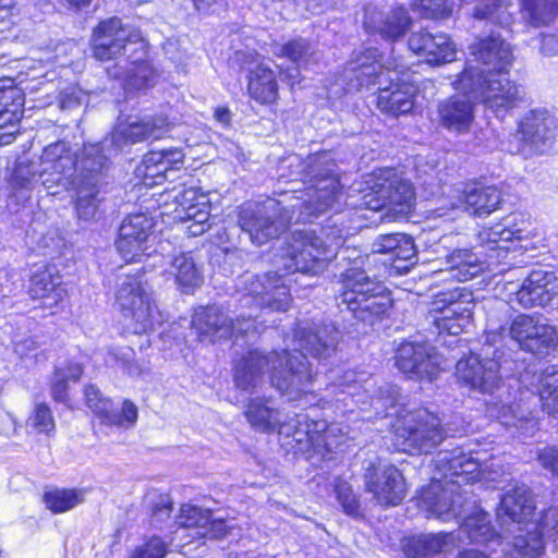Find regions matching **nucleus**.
Returning <instances> with one entry per match:
<instances>
[{"mask_svg":"<svg viewBox=\"0 0 558 558\" xmlns=\"http://www.w3.org/2000/svg\"><path fill=\"white\" fill-rule=\"evenodd\" d=\"M392 302L381 284V291H374L352 306L351 311L354 317L361 322L373 325L381 319L391 308Z\"/></svg>","mask_w":558,"mask_h":558,"instance_id":"obj_45","label":"nucleus"},{"mask_svg":"<svg viewBox=\"0 0 558 558\" xmlns=\"http://www.w3.org/2000/svg\"><path fill=\"white\" fill-rule=\"evenodd\" d=\"M75 166V158L66 144L57 142L47 146L40 157V163L23 160L15 165L9 178V198L17 204H24L32 190L41 179V184L50 190L62 183L66 172Z\"/></svg>","mask_w":558,"mask_h":558,"instance_id":"obj_5","label":"nucleus"},{"mask_svg":"<svg viewBox=\"0 0 558 558\" xmlns=\"http://www.w3.org/2000/svg\"><path fill=\"white\" fill-rule=\"evenodd\" d=\"M362 379H357V374L353 369H348L340 376L333 384V387L341 389L342 393L353 398L356 395V390L362 387Z\"/></svg>","mask_w":558,"mask_h":558,"instance_id":"obj_62","label":"nucleus"},{"mask_svg":"<svg viewBox=\"0 0 558 558\" xmlns=\"http://www.w3.org/2000/svg\"><path fill=\"white\" fill-rule=\"evenodd\" d=\"M344 75L349 85L357 88L371 84L384 85L392 80L396 72L381 64L377 49L368 48L354 53L353 59L348 62L344 69Z\"/></svg>","mask_w":558,"mask_h":558,"instance_id":"obj_22","label":"nucleus"},{"mask_svg":"<svg viewBox=\"0 0 558 558\" xmlns=\"http://www.w3.org/2000/svg\"><path fill=\"white\" fill-rule=\"evenodd\" d=\"M340 286L338 299L341 304L347 305L348 310L371 292L381 291V283L371 278L361 268H351L342 274Z\"/></svg>","mask_w":558,"mask_h":558,"instance_id":"obj_35","label":"nucleus"},{"mask_svg":"<svg viewBox=\"0 0 558 558\" xmlns=\"http://www.w3.org/2000/svg\"><path fill=\"white\" fill-rule=\"evenodd\" d=\"M555 137L556 123L549 112L546 109L531 110L518 123L509 151L525 159L544 155L553 147Z\"/></svg>","mask_w":558,"mask_h":558,"instance_id":"obj_13","label":"nucleus"},{"mask_svg":"<svg viewBox=\"0 0 558 558\" xmlns=\"http://www.w3.org/2000/svg\"><path fill=\"white\" fill-rule=\"evenodd\" d=\"M107 165L99 144L84 147L80 163L66 172L60 185L75 193V210L80 220L92 221L98 214L101 202L99 194V178Z\"/></svg>","mask_w":558,"mask_h":558,"instance_id":"obj_8","label":"nucleus"},{"mask_svg":"<svg viewBox=\"0 0 558 558\" xmlns=\"http://www.w3.org/2000/svg\"><path fill=\"white\" fill-rule=\"evenodd\" d=\"M384 206L400 216H407L414 203L413 186L408 181L393 180L377 192Z\"/></svg>","mask_w":558,"mask_h":558,"instance_id":"obj_41","label":"nucleus"},{"mask_svg":"<svg viewBox=\"0 0 558 558\" xmlns=\"http://www.w3.org/2000/svg\"><path fill=\"white\" fill-rule=\"evenodd\" d=\"M98 411L100 413L97 416L102 424L125 429L133 427L138 417L137 407L130 400H124L120 410L113 408L111 400L105 401Z\"/></svg>","mask_w":558,"mask_h":558,"instance_id":"obj_48","label":"nucleus"},{"mask_svg":"<svg viewBox=\"0 0 558 558\" xmlns=\"http://www.w3.org/2000/svg\"><path fill=\"white\" fill-rule=\"evenodd\" d=\"M244 414L250 425L258 432L270 433L279 429L280 433L290 435V420L282 421L280 411L270 399L252 398Z\"/></svg>","mask_w":558,"mask_h":558,"instance_id":"obj_33","label":"nucleus"},{"mask_svg":"<svg viewBox=\"0 0 558 558\" xmlns=\"http://www.w3.org/2000/svg\"><path fill=\"white\" fill-rule=\"evenodd\" d=\"M83 375V368L78 363H69L63 367H57L50 381V395L57 402L69 401V383H77Z\"/></svg>","mask_w":558,"mask_h":558,"instance_id":"obj_49","label":"nucleus"},{"mask_svg":"<svg viewBox=\"0 0 558 558\" xmlns=\"http://www.w3.org/2000/svg\"><path fill=\"white\" fill-rule=\"evenodd\" d=\"M171 196L174 204L177 219L208 220V197L197 185L183 184L180 190L173 189Z\"/></svg>","mask_w":558,"mask_h":558,"instance_id":"obj_36","label":"nucleus"},{"mask_svg":"<svg viewBox=\"0 0 558 558\" xmlns=\"http://www.w3.org/2000/svg\"><path fill=\"white\" fill-rule=\"evenodd\" d=\"M388 86L379 87L377 97V107L383 112L399 116L405 114L413 109L415 87L408 83H392Z\"/></svg>","mask_w":558,"mask_h":558,"instance_id":"obj_38","label":"nucleus"},{"mask_svg":"<svg viewBox=\"0 0 558 558\" xmlns=\"http://www.w3.org/2000/svg\"><path fill=\"white\" fill-rule=\"evenodd\" d=\"M192 324L199 341L209 343L233 337L235 328L234 318L216 305L199 308L194 314Z\"/></svg>","mask_w":558,"mask_h":558,"instance_id":"obj_26","label":"nucleus"},{"mask_svg":"<svg viewBox=\"0 0 558 558\" xmlns=\"http://www.w3.org/2000/svg\"><path fill=\"white\" fill-rule=\"evenodd\" d=\"M275 54L287 57L291 62L298 66H308L311 63H316L319 58L318 51L305 39H293L280 47V51Z\"/></svg>","mask_w":558,"mask_h":558,"instance_id":"obj_52","label":"nucleus"},{"mask_svg":"<svg viewBox=\"0 0 558 558\" xmlns=\"http://www.w3.org/2000/svg\"><path fill=\"white\" fill-rule=\"evenodd\" d=\"M116 302L126 329L143 335L154 329L159 313L146 282L137 277L128 276L119 283Z\"/></svg>","mask_w":558,"mask_h":558,"instance_id":"obj_11","label":"nucleus"},{"mask_svg":"<svg viewBox=\"0 0 558 558\" xmlns=\"http://www.w3.org/2000/svg\"><path fill=\"white\" fill-rule=\"evenodd\" d=\"M205 523H209V510L190 505L181 508L177 520V524L183 529H195V534L204 530Z\"/></svg>","mask_w":558,"mask_h":558,"instance_id":"obj_55","label":"nucleus"},{"mask_svg":"<svg viewBox=\"0 0 558 558\" xmlns=\"http://www.w3.org/2000/svg\"><path fill=\"white\" fill-rule=\"evenodd\" d=\"M471 49L476 60L492 68L489 72L507 71L513 61L510 45L499 35L482 37L472 45Z\"/></svg>","mask_w":558,"mask_h":558,"instance_id":"obj_34","label":"nucleus"},{"mask_svg":"<svg viewBox=\"0 0 558 558\" xmlns=\"http://www.w3.org/2000/svg\"><path fill=\"white\" fill-rule=\"evenodd\" d=\"M537 533L544 543L543 536L546 535L549 539L555 543L558 542V507H551L547 509L539 521Z\"/></svg>","mask_w":558,"mask_h":558,"instance_id":"obj_59","label":"nucleus"},{"mask_svg":"<svg viewBox=\"0 0 558 558\" xmlns=\"http://www.w3.org/2000/svg\"><path fill=\"white\" fill-rule=\"evenodd\" d=\"M107 72L109 76L122 80L124 87L130 89L146 88L155 81V71L146 61V53L143 57L128 54L125 59H120L109 66Z\"/></svg>","mask_w":558,"mask_h":558,"instance_id":"obj_32","label":"nucleus"},{"mask_svg":"<svg viewBox=\"0 0 558 558\" xmlns=\"http://www.w3.org/2000/svg\"><path fill=\"white\" fill-rule=\"evenodd\" d=\"M184 162V154L179 148L151 150L145 154L137 167V174L146 185L160 184L170 171L178 170Z\"/></svg>","mask_w":558,"mask_h":558,"instance_id":"obj_30","label":"nucleus"},{"mask_svg":"<svg viewBox=\"0 0 558 558\" xmlns=\"http://www.w3.org/2000/svg\"><path fill=\"white\" fill-rule=\"evenodd\" d=\"M539 399L548 414H558V366H547L539 378Z\"/></svg>","mask_w":558,"mask_h":558,"instance_id":"obj_51","label":"nucleus"},{"mask_svg":"<svg viewBox=\"0 0 558 558\" xmlns=\"http://www.w3.org/2000/svg\"><path fill=\"white\" fill-rule=\"evenodd\" d=\"M86 96L81 89L76 87L66 88L60 94V108L62 110L73 109L81 106Z\"/></svg>","mask_w":558,"mask_h":558,"instance_id":"obj_63","label":"nucleus"},{"mask_svg":"<svg viewBox=\"0 0 558 558\" xmlns=\"http://www.w3.org/2000/svg\"><path fill=\"white\" fill-rule=\"evenodd\" d=\"M170 274L184 293H191L203 282V274L191 252L181 253L173 257Z\"/></svg>","mask_w":558,"mask_h":558,"instance_id":"obj_42","label":"nucleus"},{"mask_svg":"<svg viewBox=\"0 0 558 558\" xmlns=\"http://www.w3.org/2000/svg\"><path fill=\"white\" fill-rule=\"evenodd\" d=\"M490 415L496 416L501 424L522 427L523 414L519 416V407L510 403L493 404L489 407ZM525 423L534 426L533 420L525 418Z\"/></svg>","mask_w":558,"mask_h":558,"instance_id":"obj_57","label":"nucleus"},{"mask_svg":"<svg viewBox=\"0 0 558 558\" xmlns=\"http://www.w3.org/2000/svg\"><path fill=\"white\" fill-rule=\"evenodd\" d=\"M234 58L250 72L247 86L250 96L260 104L274 102L278 96V84L274 71L264 64L255 52L236 51Z\"/></svg>","mask_w":558,"mask_h":558,"instance_id":"obj_21","label":"nucleus"},{"mask_svg":"<svg viewBox=\"0 0 558 558\" xmlns=\"http://www.w3.org/2000/svg\"><path fill=\"white\" fill-rule=\"evenodd\" d=\"M501 203V193L495 186L471 187L464 192L465 210L471 215L486 217Z\"/></svg>","mask_w":558,"mask_h":558,"instance_id":"obj_44","label":"nucleus"},{"mask_svg":"<svg viewBox=\"0 0 558 558\" xmlns=\"http://www.w3.org/2000/svg\"><path fill=\"white\" fill-rule=\"evenodd\" d=\"M295 170L289 174L291 181L301 180L306 187L292 191L286 199H268L242 206L238 215L240 229L250 241L260 246L283 233L294 219L308 222L319 214L332 208L340 196L336 177V163L328 153L310 156L305 161L296 155L283 161Z\"/></svg>","mask_w":558,"mask_h":558,"instance_id":"obj_1","label":"nucleus"},{"mask_svg":"<svg viewBox=\"0 0 558 558\" xmlns=\"http://www.w3.org/2000/svg\"><path fill=\"white\" fill-rule=\"evenodd\" d=\"M556 298H558V276L543 269L531 271L517 291V301L524 308L544 307Z\"/></svg>","mask_w":558,"mask_h":558,"instance_id":"obj_24","label":"nucleus"},{"mask_svg":"<svg viewBox=\"0 0 558 558\" xmlns=\"http://www.w3.org/2000/svg\"><path fill=\"white\" fill-rule=\"evenodd\" d=\"M29 294L33 299L41 300L44 306L52 307L64 300L66 291L59 275L52 274L49 269H44L32 277Z\"/></svg>","mask_w":558,"mask_h":558,"instance_id":"obj_39","label":"nucleus"},{"mask_svg":"<svg viewBox=\"0 0 558 558\" xmlns=\"http://www.w3.org/2000/svg\"><path fill=\"white\" fill-rule=\"evenodd\" d=\"M451 96L439 102L437 119L439 125L457 134L471 131L475 119V100L470 94Z\"/></svg>","mask_w":558,"mask_h":558,"instance_id":"obj_25","label":"nucleus"},{"mask_svg":"<svg viewBox=\"0 0 558 558\" xmlns=\"http://www.w3.org/2000/svg\"><path fill=\"white\" fill-rule=\"evenodd\" d=\"M328 422L311 417L308 414H298L290 418V435L296 442L307 441L313 446H324Z\"/></svg>","mask_w":558,"mask_h":558,"instance_id":"obj_43","label":"nucleus"},{"mask_svg":"<svg viewBox=\"0 0 558 558\" xmlns=\"http://www.w3.org/2000/svg\"><path fill=\"white\" fill-rule=\"evenodd\" d=\"M412 17L404 8H395L388 12L376 7L365 8L363 25L367 33L378 34L384 39L396 41L411 28Z\"/></svg>","mask_w":558,"mask_h":558,"instance_id":"obj_23","label":"nucleus"},{"mask_svg":"<svg viewBox=\"0 0 558 558\" xmlns=\"http://www.w3.org/2000/svg\"><path fill=\"white\" fill-rule=\"evenodd\" d=\"M145 41L138 32L119 17L101 21L93 33V54L100 61L125 59L128 54H145Z\"/></svg>","mask_w":558,"mask_h":558,"instance_id":"obj_12","label":"nucleus"},{"mask_svg":"<svg viewBox=\"0 0 558 558\" xmlns=\"http://www.w3.org/2000/svg\"><path fill=\"white\" fill-rule=\"evenodd\" d=\"M510 5L511 2L508 0H480L474 8L473 16L509 26L513 22L512 14L508 10Z\"/></svg>","mask_w":558,"mask_h":558,"instance_id":"obj_50","label":"nucleus"},{"mask_svg":"<svg viewBox=\"0 0 558 558\" xmlns=\"http://www.w3.org/2000/svg\"><path fill=\"white\" fill-rule=\"evenodd\" d=\"M502 340V333L493 326L486 331L480 355L471 354L458 361L456 375L470 389L481 393H494L504 377L512 373L513 361L500 348H493Z\"/></svg>","mask_w":558,"mask_h":558,"instance_id":"obj_6","label":"nucleus"},{"mask_svg":"<svg viewBox=\"0 0 558 558\" xmlns=\"http://www.w3.org/2000/svg\"><path fill=\"white\" fill-rule=\"evenodd\" d=\"M342 238L320 236L312 231L294 232L288 245L284 268L289 272L316 276L336 257Z\"/></svg>","mask_w":558,"mask_h":558,"instance_id":"obj_9","label":"nucleus"},{"mask_svg":"<svg viewBox=\"0 0 558 558\" xmlns=\"http://www.w3.org/2000/svg\"><path fill=\"white\" fill-rule=\"evenodd\" d=\"M446 263L447 268L439 271V275H446V280L468 281L484 269L483 263L471 250L453 251L447 256Z\"/></svg>","mask_w":558,"mask_h":558,"instance_id":"obj_40","label":"nucleus"},{"mask_svg":"<svg viewBox=\"0 0 558 558\" xmlns=\"http://www.w3.org/2000/svg\"><path fill=\"white\" fill-rule=\"evenodd\" d=\"M83 501V494L76 490H53L45 495V504L53 512L68 511Z\"/></svg>","mask_w":558,"mask_h":558,"instance_id":"obj_54","label":"nucleus"},{"mask_svg":"<svg viewBox=\"0 0 558 558\" xmlns=\"http://www.w3.org/2000/svg\"><path fill=\"white\" fill-rule=\"evenodd\" d=\"M339 339L340 331L332 324L304 322L294 331L298 350L318 360L330 357L337 350Z\"/></svg>","mask_w":558,"mask_h":558,"instance_id":"obj_20","label":"nucleus"},{"mask_svg":"<svg viewBox=\"0 0 558 558\" xmlns=\"http://www.w3.org/2000/svg\"><path fill=\"white\" fill-rule=\"evenodd\" d=\"M509 335L519 347L534 355L546 356L558 345V332L544 317L518 315L509 327Z\"/></svg>","mask_w":558,"mask_h":558,"instance_id":"obj_14","label":"nucleus"},{"mask_svg":"<svg viewBox=\"0 0 558 558\" xmlns=\"http://www.w3.org/2000/svg\"><path fill=\"white\" fill-rule=\"evenodd\" d=\"M522 19L533 27L551 23L558 14V0H522Z\"/></svg>","mask_w":558,"mask_h":558,"instance_id":"obj_47","label":"nucleus"},{"mask_svg":"<svg viewBox=\"0 0 558 558\" xmlns=\"http://www.w3.org/2000/svg\"><path fill=\"white\" fill-rule=\"evenodd\" d=\"M408 45L411 51L430 64L451 62L456 56L454 45L445 33L415 32L409 37Z\"/></svg>","mask_w":558,"mask_h":558,"instance_id":"obj_29","label":"nucleus"},{"mask_svg":"<svg viewBox=\"0 0 558 558\" xmlns=\"http://www.w3.org/2000/svg\"><path fill=\"white\" fill-rule=\"evenodd\" d=\"M366 490L383 506L399 505L407 494L402 473L392 464L371 463L364 473Z\"/></svg>","mask_w":558,"mask_h":558,"instance_id":"obj_16","label":"nucleus"},{"mask_svg":"<svg viewBox=\"0 0 558 558\" xmlns=\"http://www.w3.org/2000/svg\"><path fill=\"white\" fill-rule=\"evenodd\" d=\"M395 359L397 367L410 378L433 380L440 369V357L427 343L403 342Z\"/></svg>","mask_w":558,"mask_h":558,"instance_id":"obj_19","label":"nucleus"},{"mask_svg":"<svg viewBox=\"0 0 558 558\" xmlns=\"http://www.w3.org/2000/svg\"><path fill=\"white\" fill-rule=\"evenodd\" d=\"M24 94L10 77L0 80V130L10 128L7 133H0V145L9 144L17 131L23 116Z\"/></svg>","mask_w":558,"mask_h":558,"instance_id":"obj_27","label":"nucleus"},{"mask_svg":"<svg viewBox=\"0 0 558 558\" xmlns=\"http://www.w3.org/2000/svg\"><path fill=\"white\" fill-rule=\"evenodd\" d=\"M31 425L38 433L50 435L56 424L50 408L46 403H37L31 417Z\"/></svg>","mask_w":558,"mask_h":558,"instance_id":"obj_58","label":"nucleus"},{"mask_svg":"<svg viewBox=\"0 0 558 558\" xmlns=\"http://www.w3.org/2000/svg\"><path fill=\"white\" fill-rule=\"evenodd\" d=\"M434 461L444 483L434 481L422 492L421 502L432 515L449 521L464 512L468 492L462 487L480 478V458L473 450L466 453L456 448L438 452Z\"/></svg>","mask_w":558,"mask_h":558,"instance_id":"obj_3","label":"nucleus"},{"mask_svg":"<svg viewBox=\"0 0 558 558\" xmlns=\"http://www.w3.org/2000/svg\"><path fill=\"white\" fill-rule=\"evenodd\" d=\"M453 87L481 100L497 117H504L522 100L518 85L508 76V70L485 73L470 65L453 82Z\"/></svg>","mask_w":558,"mask_h":558,"instance_id":"obj_7","label":"nucleus"},{"mask_svg":"<svg viewBox=\"0 0 558 558\" xmlns=\"http://www.w3.org/2000/svg\"><path fill=\"white\" fill-rule=\"evenodd\" d=\"M246 296H251L259 307L286 312L291 303V295L286 280L277 272L245 275L242 280Z\"/></svg>","mask_w":558,"mask_h":558,"instance_id":"obj_17","label":"nucleus"},{"mask_svg":"<svg viewBox=\"0 0 558 558\" xmlns=\"http://www.w3.org/2000/svg\"><path fill=\"white\" fill-rule=\"evenodd\" d=\"M267 372H271V385L290 401L304 399V405L313 404L315 397L308 388L314 375L304 353L248 351L234 365V385L244 391L253 390L264 381Z\"/></svg>","mask_w":558,"mask_h":558,"instance_id":"obj_2","label":"nucleus"},{"mask_svg":"<svg viewBox=\"0 0 558 558\" xmlns=\"http://www.w3.org/2000/svg\"><path fill=\"white\" fill-rule=\"evenodd\" d=\"M473 301L470 293L453 290L439 294V299L433 303L432 312L435 314L434 324L439 333L459 335L470 324L472 318Z\"/></svg>","mask_w":558,"mask_h":558,"instance_id":"obj_15","label":"nucleus"},{"mask_svg":"<svg viewBox=\"0 0 558 558\" xmlns=\"http://www.w3.org/2000/svg\"><path fill=\"white\" fill-rule=\"evenodd\" d=\"M169 131V123L163 117H129L120 121L112 137L116 143H137L146 140H156Z\"/></svg>","mask_w":558,"mask_h":558,"instance_id":"obj_31","label":"nucleus"},{"mask_svg":"<svg viewBox=\"0 0 558 558\" xmlns=\"http://www.w3.org/2000/svg\"><path fill=\"white\" fill-rule=\"evenodd\" d=\"M446 437L440 418L432 412L420 409L401 416L395 427L393 444L409 454H427L437 448Z\"/></svg>","mask_w":558,"mask_h":558,"instance_id":"obj_10","label":"nucleus"},{"mask_svg":"<svg viewBox=\"0 0 558 558\" xmlns=\"http://www.w3.org/2000/svg\"><path fill=\"white\" fill-rule=\"evenodd\" d=\"M153 219L146 214H133L121 223L116 246L122 258L128 262H141L149 257L147 244L151 241Z\"/></svg>","mask_w":558,"mask_h":558,"instance_id":"obj_18","label":"nucleus"},{"mask_svg":"<svg viewBox=\"0 0 558 558\" xmlns=\"http://www.w3.org/2000/svg\"><path fill=\"white\" fill-rule=\"evenodd\" d=\"M541 465L558 477V448L546 447L538 453Z\"/></svg>","mask_w":558,"mask_h":558,"instance_id":"obj_64","label":"nucleus"},{"mask_svg":"<svg viewBox=\"0 0 558 558\" xmlns=\"http://www.w3.org/2000/svg\"><path fill=\"white\" fill-rule=\"evenodd\" d=\"M411 5L424 19L445 20L453 12V2L449 0H412Z\"/></svg>","mask_w":558,"mask_h":558,"instance_id":"obj_53","label":"nucleus"},{"mask_svg":"<svg viewBox=\"0 0 558 558\" xmlns=\"http://www.w3.org/2000/svg\"><path fill=\"white\" fill-rule=\"evenodd\" d=\"M460 532L464 534L472 543L476 544H489L498 542L501 537V535L497 534L490 525L488 514L481 511L469 515L461 524ZM505 536L506 534L502 536V538L508 539L507 543L511 541V538H506Z\"/></svg>","mask_w":558,"mask_h":558,"instance_id":"obj_46","label":"nucleus"},{"mask_svg":"<svg viewBox=\"0 0 558 558\" xmlns=\"http://www.w3.org/2000/svg\"><path fill=\"white\" fill-rule=\"evenodd\" d=\"M335 494L345 514L354 518L360 515V502L351 486L345 481H336Z\"/></svg>","mask_w":558,"mask_h":558,"instance_id":"obj_56","label":"nucleus"},{"mask_svg":"<svg viewBox=\"0 0 558 558\" xmlns=\"http://www.w3.org/2000/svg\"><path fill=\"white\" fill-rule=\"evenodd\" d=\"M166 544L159 537H151L138 546L132 554L131 558H165Z\"/></svg>","mask_w":558,"mask_h":558,"instance_id":"obj_60","label":"nucleus"},{"mask_svg":"<svg viewBox=\"0 0 558 558\" xmlns=\"http://www.w3.org/2000/svg\"><path fill=\"white\" fill-rule=\"evenodd\" d=\"M535 504L529 487L513 484L501 497L497 508V520L505 530L506 538H511L504 549L511 558H536L543 553V542L537 533L538 524L531 520Z\"/></svg>","mask_w":558,"mask_h":558,"instance_id":"obj_4","label":"nucleus"},{"mask_svg":"<svg viewBox=\"0 0 558 558\" xmlns=\"http://www.w3.org/2000/svg\"><path fill=\"white\" fill-rule=\"evenodd\" d=\"M460 535L450 533H428L413 536L404 544V553L412 558H426L436 554H447L457 547Z\"/></svg>","mask_w":558,"mask_h":558,"instance_id":"obj_37","label":"nucleus"},{"mask_svg":"<svg viewBox=\"0 0 558 558\" xmlns=\"http://www.w3.org/2000/svg\"><path fill=\"white\" fill-rule=\"evenodd\" d=\"M407 238L402 233L381 234L379 235L374 244L373 251L378 254H392L398 248L399 244Z\"/></svg>","mask_w":558,"mask_h":558,"instance_id":"obj_61","label":"nucleus"},{"mask_svg":"<svg viewBox=\"0 0 558 558\" xmlns=\"http://www.w3.org/2000/svg\"><path fill=\"white\" fill-rule=\"evenodd\" d=\"M524 230L511 228L508 219L493 227L482 228L477 235V245L493 263H500L509 253V243L513 239H522Z\"/></svg>","mask_w":558,"mask_h":558,"instance_id":"obj_28","label":"nucleus"}]
</instances>
